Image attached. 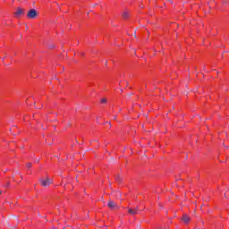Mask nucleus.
Returning <instances> with one entry per match:
<instances>
[{"label":"nucleus","mask_w":229,"mask_h":229,"mask_svg":"<svg viewBox=\"0 0 229 229\" xmlns=\"http://www.w3.org/2000/svg\"><path fill=\"white\" fill-rule=\"evenodd\" d=\"M38 13L35 9H30L27 13L28 19H37Z\"/></svg>","instance_id":"obj_1"},{"label":"nucleus","mask_w":229,"mask_h":229,"mask_svg":"<svg viewBox=\"0 0 229 229\" xmlns=\"http://www.w3.org/2000/svg\"><path fill=\"white\" fill-rule=\"evenodd\" d=\"M40 184L42 187H49L51 183H53V181L49 179V177H47L46 180L39 179Z\"/></svg>","instance_id":"obj_2"},{"label":"nucleus","mask_w":229,"mask_h":229,"mask_svg":"<svg viewBox=\"0 0 229 229\" xmlns=\"http://www.w3.org/2000/svg\"><path fill=\"white\" fill-rule=\"evenodd\" d=\"M127 210L130 216H137V214H139V206L135 208H127Z\"/></svg>","instance_id":"obj_3"},{"label":"nucleus","mask_w":229,"mask_h":229,"mask_svg":"<svg viewBox=\"0 0 229 229\" xmlns=\"http://www.w3.org/2000/svg\"><path fill=\"white\" fill-rule=\"evenodd\" d=\"M107 207L108 208H111V210H114V209H119V206L117 205V203H115L114 200L112 199H109L107 201Z\"/></svg>","instance_id":"obj_4"},{"label":"nucleus","mask_w":229,"mask_h":229,"mask_svg":"<svg viewBox=\"0 0 229 229\" xmlns=\"http://www.w3.org/2000/svg\"><path fill=\"white\" fill-rule=\"evenodd\" d=\"M24 9L21 7L16 8V12L14 13L15 17H19V15H24Z\"/></svg>","instance_id":"obj_5"},{"label":"nucleus","mask_w":229,"mask_h":229,"mask_svg":"<svg viewBox=\"0 0 229 229\" xmlns=\"http://www.w3.org/2000/svg\"><path fill=\"white\" fill-rule=\"evenodd\" d=\"M182 221H183V223H185L186 225H188V223L191 221V216H189L188 215H183Z\"/></svg>","instance_id":"obj_6"},{"label":"nucleus","mask_w":229,"mask_h":229,"mask_svg":"<svg viewBox=\"0 0 229 229\" xmlns=\"http://www.w3.org/2000/svg\"><path fill=\"white\" fill-rule=\"evenodd\" d=\"M115 180L118 182V183H121V182H123V177H121V175H115Z\"/></svg>","instance_id":"obj_7"},{"label":"nucleus","mask_w":229,"mask_h":229,"mask_svg":"<svg viewBox=\"0 0 229 229\" xmlns=\"http://www.w3.org/2000/svg\"><path fill=\"white\" fill-rule=\"evenodd\" d=\"M114 198H116V199H121V191H116Z\"/></svg>","instance_id":"obj_8"},{"label":"nucleus","mask_w":229,"mask_h":229,"mask_svg":"<svg viewBox=\"0 0 229 229\" xmlns=\"http://www.w3.org/2000/svg\"><path fill=\"white\" fill-rule=\"evenodd\" d=\"M129 15L130 14L128 13H126V12L123 13V19H128Z\"/></svg>","instance_id":"obj_9"},{"label":"nucleus","mask_w":229,"mask_h":229,"mask_svg":"<svg viewBox=\"0 0 229 229\" xmlns=\"http://www.w3.org/2000/svg\"><path fill=\"white\" fill-rule=\"evenodd\" d=\"M26 167H28V169H31V163H27Z\"/></svg>","instance_id":"obj_10"},{"label":"nucleus","mask_w":229,"mask_h":229,"mask_svg":"<svg viewBox=\"0 0 229 229\" xmlns=\"http://www.w3.org/2000/svg\"><path fill=\"white\" fill-rule=\"evenodd\" d=\"M49 49H55V45H50Z\"/></svg>","instance_id":"obj_11"},{"label":"nucleus","mask_w":229,"mask_h":229,"mask_svg":"<svg viewBox=\"0 0 229 229\" xmlns=\"http://www.w3.org/2000/svg\"><path fill=\"white\" fill-rule=\"evenodd\" d=\"M101 103H106V98H102Z\"/></svg>","instance_id":"obj_12"},{"label":"nucleus","mask_w":229,"mask_h":229,"mask_svg":"<svg viewBox=\"0 0 229 229\" xmlns=\"http://www.w3.org/2000/svg\"><path fill=\"white\" fill-rule=\"evenodd\" d=\"M113 119H114V121H117V116L116 115L113 116Z\"/></svg>","instance_id":"obj_13"},{"label":"nucleus","mask_w":229,"mask_h":229,"mask_svg":"<svg viewBox=\"0 0 229 229\" xmlns=\"http://www.w3.org/2000/svg\"><path fill=\"white\" fill-rule=\"evenodd\" d=\"M107 124H109L110 128H112V124L110 123V122H106Z\"/></svg>","instance_id":"obj_14"},{"label":"nucleus","mask_w":229,"mask_h":229,"mask_svg":"<svg viewBox=\"0 0 229 229\" xmlns=\"http://www.w3.org/2000/svg\"><path fill=\"white\" fill-rule=\"evenodd\" d=\"M137 31L134 32V38H137Z\"/></svg>","instance_id":"obj_15"},{"label":"nucleus","mask_w":229,"mask_h":229,"mask_svg":"<svg viewBox=\"0 0 229 229\" xmlns=\"http://www.w3.org/2000/svg\"><path fill=\"white\" fill-rule=\"evenodd\" d=\"M35 162L38 164V162H40V159H36Z\"/></svg>","instance_id":"obj_16"},{"label":"nucleus","mask_w":229,"mask_h":229,"mask_svg":"<svg viewBox=\"0 0 229 229\" xmlns=\"http://www.w3.org/2000/svg\"><path fill=\"white\" fill-rule=\"evenodd\" d=\"M5 187H10V182H7V184Z\"/></svg>","instance_id":"obj_17"},{"label":"nucleus","mask_w":229,"mask_h":229,"mask_svg":"<svg viewBox=\"0 0 229 229\" xmlns=\"http://www.w3.org/2000/svg\"><path fill=\"white\" fill-rule=\"evenodd\" d=\"M128 96L131 97V96H133V93H129Z\"/></svg>","instance_id":"obj_18"},{"label":"nucleus","mask_w":229,"mask_h":229,"mask_svg":"<svg viewBox=\"0 0 229 229\" xmlns=\"http://www.w3.org/2000/svg\"><path fill=\"white\" fill-rule=\"evenodd\" d=\"M157 229H167V228H165H165L164 227H157Z\"/></svg>","instance_id":"obj_19"},{"label":"nucleus","mask_w":229,"mask_h":229,"mask_svg":"<svg viewBox=\"0 0 229 229\" xmlns=\"http://www.w3.org/2000/svg\"><path fill=\"white\" fill-rule=\"evenodd\" d=\"M4 58H6V54H4L3 60H4Z\"/></svg>","instance_id":"obj_20"},{"label":"nucleus","mask_w":229,"mask_h":229,"mask_svg":"<svg viewBox=\"0 0 229 229\" xmlns=\"http://www.w3.org/2000/svg\"><path fill=\"white\" fill-rule=\"evenodd\" d=\"M76 140V143H77V144H80V142H78V140Z\"/></svg>","instance_id":"obj_21"},{"label":"nucleus","mask_w":229,"mask_h":229,"mask_svg":"<svg viewBox=\"0 0 229 229\" xmlns=\"http://www.w3.org/2000/svg\"><path fill=\"white\" fill-rule=\"evenodd\" d=\"M1 194H3V191H0V196H1Z\"/></svg>","instance_id":"obj_22"},{"label":"nucleus","mask_w":229,"mask_h":229,"mask_svg":"<svg viewBox=\"0 0 229 229\" xmlns=\"http://www.w3.org/2000/svg\"><path fill=\"white\" fill-rule=\"evenodd\" d=\"M120 92H123V89H120Z\"/></svg>","instance_id":"obj_23"},{"label":"nucleus","mask_w":229,"mask_h":229,"mask_svg":"<svg viewBox=\"0 0 229 229\" xmlns=\"http://www.w3.org/2000/svg\"><path fill=\"white\" fill-rule=\"evenodd\" d=\"M205 67H206V66L204 65V66H203V70H204V71H205Z\"/></svg>","instance_id":"obj_24"},{"label":"nucleus","mask_w":229,"mask_h":229,"mask_svg":"<svg viewBox=\"0 0 229 229\" xmlns=\"http://www.w3.org/2000/svg\"><path fill=\"white\" fill-rule=\"evenodd\" d=\"M95 142H98V140H95Z\"/></svg>","instance_id":"obj_25"},{"label":"nucleus","mask_w":229,"mask_h":229,"mask_svg":"<svg viewBox=\"0 0 229 229\" xmlns=\"http://www.w3.org/2000/svg\"><path fill=\"white\" fill-rule=\"evenodd\" d=\"M106 64H108V62H107V61H106Z\"/></svg>","instance_id":"obj_26"},{"label":"nucleus","mask_w":229,"mask_h":229,"mask_svg":"<svg viewBox=\"0 0 229 229\" xmlns=\"http://www.w3.org/2000/svg\"><path fill=\"white\" fill-rule=\"evenodd\" d=\"M48 146H51V143H48Z\"/></svg>","instance_id":"obj_27"},{"label":"nucleus","mask_w":229,"mask_h":229,"mask_svg":"<svg viewBox=\"0 0 229 229\" xmlns=\"http://www.w3.org/2000/svg\"><path fill=\"white\" fill-rule=\"evenodd\" d=\"M21 180H22V178H23L22 175H21Z\"/></svg>","instance_id":"obj_28"},{"label":"nucleus","mask_w":229,"mask_h":229,"mask_svg":"<svg viewBox=\"0 0 229 229\" xmlns=\"http://www.w3.org/2000/svg\"><path fill=\"white\" fill-rule=\"evenodd\" d=\"M125 85H127L128 86V82H126V84Z\"/></svg>","instance_id":"obj_29"}]
</instances>
